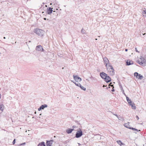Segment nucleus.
I'll use <instances>...</instances> for the list:
<instances>
[{"label": "nucleus", "instance_id": "nucleus-7", "mask_svg": "<svg viewBox=\"0 0 146 146\" xmlns=\"http://www.w3.org/2000/svg\"><path fill=\"white\" fill-rule=\"evenodd\" d=\"M74 79L76 81L80 82L82 81V79L77 75H73Z\"/></svg>", "mask_w": 146, "mask_h": 146}, {"label": "nucleus", "instance_id": "nucleus-5", "mask_svg": "<svg viewBox=\"0 0 146 146\" xmlns=\"http://www.w3.org/2000/svg\"><path fill=\"white\" fill-rule=\"evenodd\" d=\"M83 135V132L82 130L79 128L76 133L75 136V137L77 138H79L82 136Z\"/></svg>", "mask_w": 146, "mask_h": 146}, {"label": "nucleus", "instance_id": "nucleus-44", "mask_svg": "<svg viewBox=\"0 0 146 146\" xmlns=\"http://www.w3.org/2000/svg\"><path fill=\"white\" fill-rule=\"evenodd\" d=\"M103 87H105V86L104 85L103 86Z\"/></svg>", "mask_w": 146, "mask_h": 146}, {"label": "nucleus", "instance_id": "nucleus-10", "mask_svg": "<svg viewBox=\"0 0 146 146\" xmlns=\"http://www.w3.org/2000/svg\"><path fill=\"white\" fill-rule=\"evenodd\" d=\"M36 50L38 51H43L44 49L40 45H38L36 46Z\"/></svg>", "mask_w": 146, "mask_h": 146}, {"label": "nucleus", "instance_id": "nucleus-14", "mask_svg": "<svg viewBox=\"0 0 146 146\" xmlns=\"http://www.w3.org/2000/svg\"><path fill=\"white\" fill-rule=\"evenodd\" d=\"M74 130V129L68 128L66 129V132L68 134H70Z\"/></svg>", "mask_w": 146, "mask_h": 146}, {"label": "nucleus", "instance_id": "nucleus-36", "mask_svg": "<svg viewBox=\"0 0 146 146\" xmlns=\"http://www.w3.org/2000/svg\"><path fill=\"white\" fill-rule=\"evenodd\" d=\"M135 129V128H134L131 127V128H129V129H132V130H133V131H134Z\"/></svg>", "mask_w": 146, "mask_h": 146}, {"label": "nucleus", "instance_id": "nucleus-19", "mask_svg": "<svg viewBox=\"0 0 146 146\" xmlns=\"http://www.w3.org/2000/svg\"><path fill=\"white\" fill-rule=\"evenodd\" d=\"M78 87H80L82 90L84 91H85L86 90V88L83 86H82L80 84Z\"/></svg>", "mask_w": 146, "mask_h": 146}, {"label": "nucleus", "instance_id": "nucleus-22", "mask_svg": "<svg viewBox=\"0 0 146 146\" xmlns=\"http://www.w3.org/2000/svg\"><path fill=\"white\" fill-rule=\"evenodd\" d=\"M143 78V76L141 75V74H139V75L138 77V79L141 80Z\"/></svg>", "mask_w": 146, "mask_h": 146}, {"label": "nucleus", "instance_id": "nucleus-13", "mask_svg": "<svg viewBox=\"0 0 146 146\" xmlns=\"http://www.w3.org/2000/svg\"><path fill=\"white\" fill-rule=\"evenodd\" d=\"M108 64H107V66H106L107 69L109 70L111 69L112 70H114V68L113 67L110 65L109 63H108Z\"/></svg>", "mask_w": 146, "mask_h": 146}, {"label": "nucleus", "instance_id": "nucleus-4", "mask_svg": "<svg viewBox=\"0 0 146 146\" xmlns=\"http://www.w3.org/2000/svg\"><path fill=\"white\" fill-rule=\"evenodd\" d=\"M126 98L127 102L129 105L131 106L133 110H135L136 109V107L134 102H133L128 96H126Z\"/></svg>", "mask_w": 146, "mask_h": 146}, {"label": "nucleus", "instance_id": "nucleus-29", "mask_svg": "<svg viewBox=\"0 0 146 146\" xmlns=\"http://www.w3.org/2000/svg\"><path fill=\"white\" fill-rule=\"evenodd\" d=\"M15 140H16V139H15L13 140V141L12 142L13 144L14 145L15 143Z\"/></svg>", "mask_w": 146, "mask_h": 146}, {"label": "nucleus", "instance_id": "nucleus-39", "mask_svg": "<svg viewBox=\"0 0 146 146\" xmlns=\"http://www.w3.org/2000/svg\"><path fill=\"white\" fill-rule=\"evenodd\" d=\"M114 115H115L116 117H118V115L117 114H114Z\"/></svg>", "mask_w": 146, "mask_h": 146}, {"label": "nucleus", "instance_id": "nucleus-20", "mask_svg": "<svg viewBox=\"0 0 146 146\" xmlns=\"http://www.w3.org/2000/svg\"><path fill=\"white\" fill-rule=\"evenodd\" d=\"M117 142L120 145H124L125 144L122 142L120 140H117Z\"/></svg>", "mask_w": 146, "mask_h": 146}, {"label": "nucleus", "instance_id": "nucleus-18", "mask_svg": "<svg viewBox=\"0 0 146 146\" xmlns=\"http://www.w3.org/2000/svg\"><path fill=\"white\" fill-rule=\"evenodd\" d=\"M119 86H120V88L121 90V91L122 92L123 94H124L126 96V94H125V93L124 90H123V88L122 86L121 85H119Z\"/></svg>", "mask_w": 146, "mask_h": 146}, {"label": "nucleus", "instance_id": "nucleus-35", "mask_svg": "<svg viewBox=\"0 0 146 146\" xmlns=\"http://www.w3.org/2000/svg\"><path fill=\"white\" fill-rule=\"evenodd\" d=\"M143 13L144 14H146V10H143Z\"/></svg>", "mask_w": 146, "mask_h": 146}, {"label": "nucleus", "instance_id": "nucleus-17", "mask_svg": "<svg viewBox=\"0 0 146 146\" xmlns=\"http://www.w3.org/2000/svg\"><path fill=\"white\" fill-rule=\"evenodd\" d=\"M4 106L3 104H2L0 105V111H1V113L4 109Z\"/></svg>", "mask_w": 146, "mask_h": 146}, {"label": "nucleus", "instance_id": "nucleus-25", "mask_svg": "<svg viewBox=\"0 0 146 146\" xmlns=\"http://www.w3.org/2000/svg\"><path fill=\"white\" fill-rule=\"evenodd\" d=\"M81 33L82 34H85V31L84 29L83 28H82V30L81 31Z\"/></svg>", "mask_w": 146, "mask_h": 146}, {"label": "nucleus", "instance_id": "nucleus-2", "mask_svg": "<svg viewBox=\"0 0 146 146\" xmlns=\"http://www.w3.org/2000/svg\"><path fill=\"white\" fill-rule=\"evenodd\" d=\"M34 32L40 37H42L43 35L44 32L43 30L38 28L35 29L34 30Z\"/></svg>", "mask_w": 146, "mask_h": 146}, {"label": "nucleus", "instance_id": "nucleus-47", "mask_svg": "<svg viewBox=\"0 0 146 146\" xmlns=\"http://www.w3.org/2000/svg\"><path fill=\"white\" fill-rule=\"evenodd\" d=\"M53 12H55V11H53Z\"/></svg>", "mask_w": 146, "mask_h": 146}, {"label": "nucleus", "instance_id": "nucleus-26", "mask_svg": "<svg viewBox=\"0 0 146 146\" xmlns=\"http://www.w3.org/2000/svg\"><path fill=\"white\" fill-rule=\"evenodd\" d=\"M57 55L59 57H62V55L60 53H58Z\"/></svg>", "mask_w": 146, "mask_h": 146}, {"label": "nucleus", "instance_id": "nucleus-46", "mask_svg": "<svg viewBox=\"0 0 146 146\" xmlns=\"http://www.w3.org/2000/svg\"><path fill=\"white\" fill-rule=\"evenodd\" d=\"M41 115H42V114H41H41H40V115H39L41 116Z\"/></svg>", "mask_w": 146, "mask_h": 146}, {"label": "nucleus", "instance_id": "nucleus-48", "mask_svg": "<svg viewBox=\"0 0 146 146\" xmlns=\"http://www.w3.org/2000/svg\"><path fill=\"white\" fill-rule=\"evenodd\" d=\"M145 34H145H143V35H144Z\"/></svg>", "mask_w": 146, "mask_h": 146}, {"label": "nucleus", "instance_id": "nucleus-3", "mask_svg": "<svg viewBox=\"0 0 146 146\" xmlns=\"http://www.w3.org/2000/svg\"><path fill=\"white\" fill-rule=\"evenodd\" d=\"M140 59L141 61L139 60H137V62L140 65L143 66H144L146 65V60L145 58H143L142 56H141Z\"/></svg>", "mask_w": 146, "mask_h": 146}, {"label": "nucleus", "instance_id": "nucleus-21", "mask_svg": "<svg viewBox=\"0 0 146 146\" xmlns=\"http://www.w3.org/2000/svg\"><path fill=\"white\" fill-rule=\"evenodd\" d=\"M117 118H118V119L119 120L121 121H123V120H124L123 118L120 116V115L118 116Z\"/></svg>", "mask_w": 146, "mask_h": 146}, {"label": "nucleus", "instance_id": "nucleus-31", "mask_svg": "<svg viewBox=\"0 0 146 146\" xmlns=\"http://www.w3.org/2000/svg\"><path fill=\"white\" fill-rule=\"evenodd\" d=\"M75 122L77 123V124H79V125H80V123L78 121H76V120L75 121Z\"/></svg>", "mask_w": 146, "mask_h": 146}, {"label": "nucleus", "instance_id": "nucleus-6", "mask_svg": "<svg viewBox=\"0 0 146 146\" xmlns=\"http://www.w3.org/2000/svg\"><path fill=\"white\" fill-rule=\"evenodd\" d=\"M53 8L48 7L46 9V13L48 15H50L53 11Z\"/></svg>", "mask_w": 146, "mask_h": 146}, {"label": "nucleus", "instance_id": "nucleus-28", "mask_svg": "<svg viewBox=\"0 0 146 146\" xmlns=\"http://www.w3.org/2000/svg\"><path fill=\"white\" fill-rule=\"evenodd\" d=\"M26 144V143L24 142L20 144V145H25Z\"/></svg>", "mask_w": 146, "mask_h": 146}, {"label": "nucleus", "instance_id": "nucleus-43", "mask_svg": "<svg viewBox=\"0 0 146 146\" xmlns=\"http://www.w3.org/2000/svg\"><path fill=\"white\" fill-rule=\"evenodd\" d=\"M28 42H31V41H30V40H29V41Z\"/></svg>", "mask_w": 146, "mask_h": 146}, {"label": "nucleus", "instance_id": "nucleus-27", "mask_svg": "<svg viewBox=\"0 0 146 146\" xmlns=\"http://www.w3.org/2000/svg\"><path fill=\"white\" fill-rule=\"evenodd\" d=\"M112 70V72H111V75H113L114 74V70Z\"/></svg>", "mask_w": 146, "mask_h": 146}, {"label": "nucleus", "instance_id": "nucleus-34", "mask_svg": "<svg viewBox=\"0 0 146 146\" xmlns=\"http://www.w3.org/2000/svg\"><path fill=\"white\" fill-rule=\"evenodd\" d=\"M135 51L137 52L138 53H139V51H138V50H137V48H135Z\"/></svg>", "mask_w": 146, "mask_h": 146}, {"label": "nucleus", "instance_id": "nucleus-38", "mask_svg": "<svg viewBox=\"0 0 146 146\" xmlns=\"http://www.w3.org/2000/svg\"><path fill=\"white\" fill-rule=\"evenodd\" d=\"M113 88H112V89L111 90V91L112 92H114L115 91V90Z\"/></svg>", "mask_w": 146, "mask_h": 146}, {"label": "nucleus", "instance_id": "nucleus-50", "mask_svg": "<svg viewBox=\"0 0 146 146\" xmlns=\"http://www.w3.org/2000/svg\"><path fill=\"white\" fill-rule=\"evenodd\" d=\"M35 113H36V111H35Z\"/></svg>", "mask_w": 146, "mask_h": 146}, {"label": "nucleus", "instance_id": "nucleus-41", "mask_svg": "<svg viewBox=\"0 0 146 146\" xmlns=\"http://www.w3.org/2000/svg\"><path fill=\"white\" fill-rule=\"evenodd\" d=\"M43 19L44 20H46V19L45 18H43Z\"/></svg>", "mask_w": 146, "mask_h": 146}, {"label": "nucleus", "instance_id": "nucleus-24", "mask_svg": "<svg viewBox=\"0 0 146 146\" xmlns=\"http://www.w3.org/2000/svg\"><path fill=\"white\" fill-rule=\"evenodd\" d=\"M71 81L73 82L75 84V85L77 86H78L79 85H80V83L79 82L76 83V82H74L73 81Z\"/></svg>", "mask_w": 146, "mask_h": 146}, {"label": "nucleus", "instance_id": "nucleus-1", "mask_svg": "<svg viewBox=\"0 0 146 146\" xmlns=\"http://www.w3.org/2000/svg\"><path fill=\"white\" fill-rule=\"evenodd\" d=\"M100 75L102 78L104 80V81L106 83H108L111 80L110 77L106 74L104 72H102L100 73Z\"/></svg>", "mask_w": 146, "mask_h": 146}, {"label": "nucleus", "instance_id": "nucleus-23", "mask_svg": "<svg viewBox=\"0 0 146 146\" xmlns=\"http://www.w3.org/2000/svg\"><path fill=\"white\" fill-rule=\"evenodd\" d=\"M139 74L137 72H135L134 74V76L136 77V78H138Z\"/></svg>", "mask_w": 146, "mask_h": 146}, {"label": "nucleus", "instance_id": "nucleus-15", "mask_svg": "<svg viewBox=\"0 0 146 146\" xmlns=\"http://www.w3.org/2000/svg\"><path fill=\"white\" fill-rule=\"evenodd\" d=\"M130 123L128 122L127 123H124V126L127 128L129 129V128H131V127H130V125L129 124Z\"/></svg>", "mask_w": 146, "mask_h": 146}, {"label": "nucleus", "instance_id": "nucleus-33", "mask_svg": "<svg viewBox=\"0 0 146 146\" xmlns=\"http://www.w3.org/2000/svg\"><path fill=\"white\" fill-rule=\"evenodd\" d=\"M72 127L73 128V129H74V128H77V127L75 125H73Z\"/></svg>", "mask_w": 146, "mask_h": 146}, {"label": "nucleus", "instance_id": "nucleus-40", "mask_svg": "<svg viewBox=\"0 0 146 146\" xmlns=\"http://www.w3.org/2000/svg\"><path fill=\"white\" fill-rule=\"evenodd\" d=\"M128 51V49H125V51L126 52H127Z\"/></svg>", "mask_w": 146, "mask_h": 146}, {"label": "nucleus", "instance_id": "nucleus-49", "mask_svg": "<svg viewBox=\"0 0 146 146\" xmlns=\"http://www.w3.org/2000/svg\"><path fill=\"white\" fill-rule=\"evenodd\" d=\"M108 87H107L106 89H108Z\"/></svg>", "mask_w": 146, "mask_h": 146}, {"label": "nucleus", "instance_id": "nucleus-11", "mask_svg": "<svg viewBox=\"0 0 146 146\" xmlns=\"http://www.w3.org/2000/svg\"><path fill=\"white\" fill-rule=\"evenodd\" d=\"M133 64V62L131 60H128L126 62V66H129L131 65H132Z\"/></svg>", "mask_w": 146, "mask_h": 146}, {"label": "nucleus", "instance_id": "nucleus-42", "mask_svg": "<svg viewBox=\"0 0 146 146\" xmlns=\"http://www.w3.org/2000/svg\"><path fill=\"white\" fill-rule=\"evenodd\" d=\"M26 44H27L28 46V42H26Z\"/></svg>", "mask_w": 146, "mask_h": 146}, {"label": "nucleus", "instance_id": "nucleus-32", "mask_svg": "<svg viewBox=\"0 0 146 146\" xmlns=\"http://www.w3.org/2000/svg\"><path fill=\"white\" fill-rule=\"evenodd\" d=\"M111 84H112V83H111L110 84H109V86H111V87H113V88H114V86H113V85H111Z\"/></svg>", "mask_w": 146, "mask_h": 146}, {"label": "nucleus", "instance_id": "nucleus-16", "mask_svg": "<svg viewBox=\"0 0 146 146\" xmlns=\"http://www.w3.org/2000/svg\"><path fill=\"white\" fill-rule=\"evenodd\" d=\"M37 146H46L44 142L42 141L39 143L38 145Z\"/></svg>", "mask_w": 146, "mask_h": 146}, {"label": "nucleus", "instance_id": "nucleus-45", "mask_svg": "<svg viewBox=\"0 0 146 146\" xmlns=\"http://www.w3.org/2000/svg\"><path fill=\"white\" fill-rule=\"evenodd\" d=\"M5 38H5V37H3V38H4V39H5Z\"/></svg>", "mask_w": 146, "mask_h": 146}, {"label": "nucleus", "instance_id": "nucleus-37", "mask_svg": "<svg viewBox=\"0 0 146 146\" xmlns=\"http://www.w3.org/2000/svg\"><path fill=\"white\" fill-rule=\"evenodd\" d=\"M136 119H137V120H138L139 119V118L138 117V116L137 115H136Z\"/></svg>", "mask_w": 146, "mask_h": 146}, {"label": "nucleus", "instance_id": "nucleus-12", "mask_svg": "<svg viewBox=\"0 0 146 146\" xmlns=\"http://www.w3.org/2000/svg\"><path fill=\"white\" fill-rule=\"evenodd\" d=\"M103 61L104 63L105 66H107V64L109 63V60L106 57L103 58Z\"/></svg>", "mask_w": 146, "mask_h": 146}, {"label": "nucleus", "instance_id": "nucleus-30", "mask_svg": "<svg viewBox=\"0 0 146 146\" xmlns=\"http://www.w3.org/2000/svg\"><path fill=\"white\" fill-rule=\"evenodd\" d=\"M134 131H136L137 132L140 131L141 130H138L136 128H135Z\"/></svg>", "mask_w": 146, "mask_h": 146}, {"label": "nucleus", "instance_id": "nucleus-8", "mask_svg": "<svg viewBox=\"0 0 146 146\" xmlns=\"http://www.w3.org/2000/svg\"><path fill=\"white\" fill-rule=\"evenodd\" d=\"M54 142L53 140H46V146H52L53 143Z\"/></svg>", "mask_w": 146, "mask_h": 146}, {"label": "nucleus", "instance_id": "nucleus-9", "mask_svg": "<svg viewBox=\"0 0 146 146\" xmlns=\"http://www.w3.org/2000/svg\"><path fill=\"white\" fill-rule=\"evenodd\" d=\"M47 107L48 106L46 104L41 105L40 107L38 108V111H40L42 110H43L44 108H47Z\"/></svg>", "mask_w": 146, "mask_h": 146}]
</instances>
